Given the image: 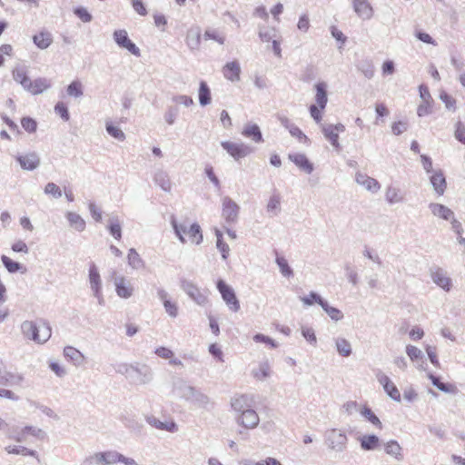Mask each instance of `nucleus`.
<instances>
[{"label": "nucleus", "mask_w": 465, "mask_h": 465, "mask_svg": "<svg viewBox=\"0 0 465 465\" xmlns=\"http://www.w3.org/2000/svg\"><path fill=\"white\" fill-rule=\"evenodd\" d=\"M114 286L119 297L126 299L133 295L134 288L126 278L122 276L115 278Z\"/></svg>", "instance_id": "2eb2a0df"}, {"label": "nucleus", "mask_w": 465, "mask_h": 465, "mask_svg": "<svg viewBox=\"0 0 465 465\" xmlns=\"http://www.w3.org/2000/svg\"><path fill=\"white\" fill-rule=\"evenodd\" d=\"M74 13L84 23H89L93 18L88 10L82 6L76 7Z\"/></svg>", "instance_id": "4d7b16f0"}, {"label": "nucleus", "mask_w": 465, "mask_h": 465, "mask_svg": "<svg viewBox=\"0 0 465 465\" xmlns=\"http://www.w3.org/2000/svg\"><path fill=\"white\" fill-rule=\"evenodd\" d=\"M45 193L46 194H50L54 198H59L62 196V191L58 185L54 183H48L45 187Z\"/></svg>", "instance_id": "680f3d73"}, {"label": "nucleus", "mask_w": 465, "mask_h": 465, "mask_svg": "<svg viewBox=\"0 0 465 465\" xmlns=\"http://www.w3.org/2000/svg\"><path fill=\"white\" fill-rule=\"evenodd\" d=\"M217 289L229 309L235 312H238L240 310V302L233 289L223 280L217 282Z\"/></svg>", "instance_id": "6e6552de"}, {"label": "nucleus", "mask_w": 465, "mask_h": 465, "mask_svg": "<svg viewBox=\"0 0 465 465\" xmlns=\"http://www.w3.org/2000/svg\"><path fill=\"white\" fill-rule=\"evenodd\" d=\"M51 83L48 79L39 77L36 79H30L25 90L34 95L40 94L50 88Z\"/></svg>", "instance_id": "ddd939ff"}, {"label": "nucleus", "mask_w": 465, "mask_h": 465, "mask_svg": "<svg viewBox=\"0 0 465 465\" xmlns=\"http://www.w3.org/2000/svg\"><path fill=\"white\" fill-rule=\"evenodd\" d=\"M440 99L442 101L448 110H457V100L447 92L441 91L440 94Z\"/></svg>", "instance_id": "a18cd8bd"}, {"label": "nucleus", "mask_w": 465, "mask_h": 465, "mask_svg": "<svg viewBox=\"0 0 465 465\" xmlns=\"http://www.w3.org/2000/svg\"><path fill=\"white\" fill-rule=\"evenodd\" d=\"M104 458L101 452H95L84 458L81 465H104Z\"/></svg>", "instance_id": "49530a36"}, {"label": "nucleus", "mask_w": 465, "mask_h": 465, "mask_svg": "<svg viewBox=\"0 0 465 465\" xmlns=\"http://www.w3.org/2000/svg\"><path fill=\"white\" fill-rule=\"evenodd\" d=\"M359 440L361 448L364 450H374L380 446V439L374 434L363 435Z\"/></svg>", "instance_id": "393cba45"}, {"label": "nucleus", "mask_w": 465, "mask_h": 465, "mask_svg": "<svg viewBox=\"0 0 465 465\" xmlns=\"http://www.w3.org/2000/svg\"><path fill=\"white\" fill-rule=\"evenodd\" d=\"M324 440L327 447L336 452H342L347 449L348 438L346 433L339 429H330L324 432Z\"/></svg>", "instance_id": "423d86ee"}, {"label": "nucleus", "mask_w": 465, "mask_h": 465, "mask_svg": "<svg viewBox=\"0 0 465 465\" xmlns=\"http://www.w3.org/2000/svg\"><path fill=\"white\" fill-rule=\"evenodd\" d=\"M23 432L25 434H32L37 439L43 440L45 437V432L39 428L34 426H25L23 429Z\"/></svg>", "instance_id": "052dcab7"}, {"label": "nucleus", "mask_w": 465, "mask_h": 465, "mask_svg": "<svg viewBox=\"0 0 465 465\" xmlns=\"http://www.w3.org/2000/svg\"><path fill=\"white\" fill-rule=\"evenodd\" d=\"M67 94L70 96L79 97L83 94L82 84L79 81L72 82L67 87Z\"/></svg>", "instance_id": "5fc2aeb1"}, {"label": "nucleus", "mask_w": 465, "mask_h": 465, "mask_svg": "<svg viewBox=\"0 0 465 465\" xmlns=\"http://www.w3.org/2000/svg\"><path fill=\"white\" fill-rule=\"evenodd\" d=\"M430 209L434 215L439 216L444 220H450L453 217V212L442 204H431Z\"/></svg>", "instance_id": "7c9ffc66"}, {"label": "nucleus", "mask_w": 465, "mask_h": 465, "mask_svg": "<svg viewBox=\"0 0 465 465\" xmlns=\"http://www.w3.org/2000/svg\"><path fill=\"white\" fill-rule=\"evenodd\" d=\"M66 217L70 223V225L76 231L82 232L84 230L85 222L79 214L70 212L67 213Z\"/></svg>", "instance_id": "c9c22d12"}, {"label": "nucleus", "mask_w": 465, "mask_h": 465, "mask_svg": "<svg viewBox=\"0 0 465 465\" xmlns=\"http://www.w3.org/2000/svg\"><path fill=\"white\" fill-rule=\"evenodd\" d=\"M433 282L445 291H450L451 281L447 277L440 269L436 270L431 274Z\"/></svg>", "instance_id": "c756f323"}, {"label": "nucleus", "mask_w": 465, "mask_h": 465, "mask_svg": "<svg viewBox=\"0 0 465 465\" xmlns=\"http://www.w3.org/2000/svg\"><path fill=\"white\" fill-rule=\"evenodd\" d=\"M23 331L32 340L39 343L45 342L52 334L50 326L44 321L25 322L23 324Z\"/></svg>", "instance_id": "39448f33"}, {"label": "nucleus", "mask_w": 465, "mask_h": 465, "mask_svg": "<svg viewBox=\"0 0 465 465\" xmlns=\"http://www.w3.org/2000/svg\"><path fill=\"white\" fill-rule=\"evenodd\" d=\"M17 162L25 170H34L39 165V158L35 153L17 156Z\"/></svg>", "instance_id": "4be33fe9"}, {"label": "nucleus", "mask_w": 465, "mask_h": 465, "mask_svg": "<svg viewBox=\"0 0 465 465\" xmlns=\"http://www.w3.org/2000/svg\"><path fill=\"white\" fill-rule=\"evenodd\" d=\"M64 355L75 365L82 364L84 361L83 353L73 346L64 347Z\"/></svg>", "instance_id": "cd10ccee"}, {"label": "nucleus", "mask_w": 465, "mask_h": 465, "mask_svg": "<svg viewBox=\"0 0 465 465\" xmlns=\"http://www.w3.org/2000/svg\"><path fill=\"white\" fill-rule=\"evenodd\" d=\"M21 125L28 133H35L37 127L36 122L30 117H24L21 120Z\"/></svg>", "instance_id": "bf43d9fd"}, {"label": "nucleus", "mask_w": 465, "mask_h": 465, "mask_svg": "<svg viewBox=\"0 0 465 465\" xmlns=\"http://www.w3.org/2000/svg\"><path fill=\"white\" fill-rule=\"evenodd\" d=\"M356 182L365 187L368 191L376 193L381 189V184L377 180L368 176L365 173H359L356 174Z\"/></svg>", "instance_id": "aec40b11"}, {"label": "nucleus", "mask_w": 465, "mask_h": 465, "mask_svg": "<svg viewBox=\"0 0 465 465\" xmlns=\"http://www.w3.org/2000/svg\"><path fill=\"white\" fill-rule=\"evenodd\" d=\"M89 282L91 289L94 291V295L101 296V278L95 265H91L89 269Z\"/></svg>", "instance_id": "5701e85b"}, {"label": "nucleus", "mask_w": 465, "mask_h": 465, "mask_svg": "<svg viewBox=\"0 0 465 465\" xmlns=\"http://www.w3.org/2000/svg\"><path fill=\"white\" fill-rule=\"evenodd\" d=\"M242 134L247 138H251L255 143H261L263 141L262 133L257 124H247L243 128Z\"/></svg>", "instance_id": "c85d7f7f"}, {"label": "nucleus", "mask_w": 465, "mask_h": 465, "mask_svg": "<svg viewBox=\"0 0 465 465\" xmlns=\"http://www.w3.org/2000/svg\"><path fill=\"white\" fill-rule=\"evenodd\" d=\"M432 384L443 392L457 394L459 390L454 383L445 382L443 380H431Z\"/></svg>", "instance_id": "72a5a7b5"}, {"label": "nucleus", "mask_w": 465, "mask_h": 465, "mask_svg": "<svg viewBox=\"0 0 465 465\" xmlns=\"http://www.w3.org/2000/svg\"><path fill=\"white\" fill-rule=\"evenodd\" d=\"M352 6L357 15L362 19H370L373 15V9L367 0H351Z\"/></svg>", "instance_id": "dca6fc26"}, {"label": "nucleus", "mask_w": 465, "mask_h": 465, "mask_svg": "<svg viewBox=\"0 0 465 465\" xmlns=\"http://www.w3.org/2000/svg\"><path fill=\"white\" fill-rule=\"evenodd\" d=\"M455 137L460 143H465V126L460 122L456 124Z\"/></svg>", "instance_id": "774afa93"}, {"label": "nucleus", "mask_w": 465, "mask_h": 465, "mask_svg": "<svg viewBox=\"0 0 465 465\" xmlns=\"http://www.w3.org/2000/svg\"><path fill=\"white\" fill-rule=\"evenodd\" d=\"M322 132L324 137L331 143V144L336 149L340 150L341 145L339 143V135L345 132V126L339 123L336 124H329L322 125Z\"/></svg>", "instance_id": "1a4fd4ad"}, {"label": "nucleus", "mask_w": 465, "mask_h": 465, "mask_svg": "<svg viewBox=\"0 0 465 465\" xmlns=\"http://www.w3.org/2000/svg\"><path fill=\"white\" fill-rule=\"evenodd\" d=\"M361 408H360L359 404L355 401H349L342 405L343 411L349 416L352 415L356 411L361 412Z\"/></svg>", "instance_id": "13d9d810"}, {"label": "nucleus", "mask_w": 465, "mask_h": 465, "mask_svg": "<svg viewBox=\"0 0 465 465\" xmlns=\"http://www.w3.org/2000/svg\"><path fill=\"white\" fill-rule=\"evenodd\" d=\"M216 237H217V243H216L217 248L221 252L223 258L226 259L228 257L229 252H230L229 246L227 243H225L223 241V234L220 231H216Z\"/></svg>", "instance_id": "603ef678"}, {"label": "nucleus", "mask_w": 465, "mask_h": 465, "mask_svg": "<svg viewBox=\"0 0 465 465\" xmlns=\"http://www.w3.org/2000/svg\"><path fill=\"white\" fill-rule=\"evenodd\" d=\"M54 111L59 114L64 121L69 120V113L66 104L64 102H59L54 106Z\"/></svg>", "instance_id": "69168bd1"}, {"label": "nucleus", "mask_w": 465, "mask_h": 465, "mask_svg": "<svg viewBox=\"0 0 465 465\" xmlns=\"http://www.w3.org/2000/svg\"><path fill=\"white\" fill-rule=\"evenodd\" d=\"M205 40H213L220 45H223L225 42V36L221 32L215 29H207L203 34Z\"/></svg>", "instance_id": "c03bdc74"}, {"label": "nucleus", "mask_w": 465, "mask_h": 465, "mask_svg": "<svg viewBox=\"0 0 465 465\" xmlns=\"http://www.w3.org/2000/svg\"><path fill=\"white\" fill-rule=\"evenodd\" d=\"M5 450L9 454H20L23 456H32L38 458L36 450H30L25 446H7L5 448Z\"/></svg>", "instance_id": "473e14b6"}, {"label": "nucleus", "mask_w": 465, "mask_h": 465, "mask_svg": "<svg viewBox=\"0 0 465 465\" xmlns=\"http://www.w3.org/2000/svg\"><path fill=\"white\" fill-rule=\"evenodd\" d=\"M385 196H386V200L390 203H399L402 200L400 191L397 188L392 187V186H389L387 188Z\"/></svg>", "instance_id": "de8ad7c7"}, {"label": "nucleus", "mask_w": 465, "mask_h": 465, "mask_svg": "<svg viewBox=\"0 0 465 465\" xmlns=\"http://www.w3.org/2000/svg\"><path fill=\"white\" fill-rule=\"evenodd\" d=\"M381 381H384L383 388L387 394L394 401H401V393L396 387V385L391 381V380H380Z\"/></svg>", "instance_id": "f704fd0d"}, {"label": "nucleus", "mask_w": 465, "mask_h": 465, "mask_svg": "<svg viewBox=\"0 0 465 465\" xmlns=\"http://www.w3.org/2000/svg\"><path fill=\"white\" fill-rule=\"evenodd\" d=\"M30 404L32 406H35V408L39 409L46 416L53 418L54 420L59 419V417L54 413V411L51 408L42 405L36 401H30Z\"/></svg>", "instance_id": "e2e57ef3"}, {"label": "nucleus", "mask_w": 465, "mask_h": 465, "mask_svg": "<svg viewBox=\"0 0 465 465\" xmlns=\"http://www.w3.org/2000/svg\"><path fill=\"white\" fill-rule=\"evenodd\" d=\"M173 392L176 396L184 399L200 408L211 410L214 407V403L211 399L194 387L181 384L174 387Z\"/></svg>", "instance_id": "f03ea898"}, {"label": "nucleus", "mask_w": 465, "mask_h": 465, "mask_svg": "<svg viewBox=\"0 0 465 465\" xmlns=\"http://www.w3.org/2000/svg\"><path fill=\"white\" fill-rule=\"evenodd\" d=\"M211 91L207 84L204 81L200 83L199 87V102L201 105L204 106L211 103Z\"/></svg>", "instance_id": "58836bf2"}, {"label": "nucleus", "mask_w": 465, "mask_h": 465, "mask_svg": "<svg viewBox=\"0 0 465 465\" xmlns=\"http://www.w3.org/2000/svg\"><path fill=\"white\" fill-rule=\"evenodd\" d=\"M276 262L283 276L290 277L291 275H292V271L289 266L287 260L284 257H277Z\"/></svg>", "instance_id": "864d4df0"}, {"label": "nucleus", "mask_w": 465, "mask_h": 465, "mask_svg": "<svg viewBox=\"0 0 465 465\" xmlns=\"http://www.w3.org/2000/svg\"><path fill=\"white\" fill-rule=\"evenodd\" d=\"M322 309L332 320L339 321L343 317L342 312L340 310L329 306L326 302L322 304Z\"/></svg>", "instance_id": "6e6d98bb"}, {"label": "nucleus", "mask_w": 465, "mask_h": 465, "mask_svg": "<svg viewBox=\"0 0 465 465\" xmlns=\"http://www.w3.org/2000/svg\"><path fill=\"white\" fill-rule=\"evenodd\" d=\"M106 131L112 137L119 141H124L125 139L124 132L118 126L114 125L112 123L106 124Z\"/></svg>", "instance_id": "3c124183"}, {"label": "nucleus", "mask_w": 465, "mask_h": 465, "mask_svg": "<svg viewBox=\"0 0 465 465\" xmlns=\"http://www.w3.org/2000/svg\"><path fill=\"white\" fill-rule=\"evenodd\" d=\"M12 77L17 84H21L24 89L30 80L27 70L21 65H16L12 69Z\"/></svg>", "instance_id": "b1692460"}, {"label": "nucleus", "mask_w": 465, "mask_h": 465, "mask_svg": "<svg viewBox=\"0 0 465 465\" xmlns=\"http://www.w3.org/2000/svg\"><path fill=\"white\" fill-rule=\"evenodd\" d=\"M434 100L421 101L417 108V114L420 117L427 116L433 112Z\"/></svg>", "instance_id": "37998d69"}, {"label": "nucleus", "mask_w": 465, "mask_h": 465, "mask_svg": "<svg viewBox=\"0 0 465 465\" xmlns=\"http://www.w3.org/2000/svg\"><path fill=\"white\" fill-rule=\"evenodd\" d=\"M11 249L15 252L28 253L29 252L27 244L22 240H18L14 242L11 246Z\"/></svg>", "instance_id": "338daca9"}, {"label": "nucleus", "mask_w": 465, "mask_h": 465, "mask_svg": "<svg viewBox=\"0 0 465 465\" xmlns=\"http://www.w3.org/2000/svg\"><path fill=\"white\" fill-rule=\"evenodd\" d=\"M183 287L185 292L198 304H203L207 302V296L193 283L185 282Z\"/></svg>", "instance_id": "6ab92c4d"}, {"label": "nucleus", "mask_w": 465, "mask_h": 465, "mask_svg": "<svg viewBox=\"0 0 465 465\" xmlns=\"http://www.w3.org/2000/svg\"><path fill=\"white\" fill-rule=\"evenodd\" d=\"M239 207L230 198H224L223 201V216L229 222H233L238 215Z\"/></svg>", "instance_id": "a211bd4d"}, {"label": "nucleus", "mask_w": 465, "mask_h": 465, "mask_svg": "<svg viewBox=\"0 0 465 465\" xmlns=\"http://www.w3.org/2000/svg\"><path fill=\"white\" fill-rule=\"evenodd\" d=\"M158 296L162 300L166 312L171 317H176L178 315V307L175 302L168 299L166 292L163 290H159Z\"/></svg>", "instance_id": "bb28decb"}, {"label": "nucleus", "mask_w": 465, "mask_h": 465, "mask_svg": "<svg viewBox=\"0 0 465 465\" xmlns=\"http://www.w3.org/2000/svg\"><path fill=\"white\" fill-rule=\"evenodd\" d=\"M430 182L437 195L441 196L445 193L448 184L443 171L437 170L432 172L431 175L430 176Z\"/></svg>", "instance_id": "f8f14e48"}, {"label": "nucleus", "mask_w": 465, "mask_h": 465, "mask_svg": "<svg viewBox=\"0 0 465 465\" xmlns=\"http://www.w3.org/2000/svg\"><path fill=\"white\" fill-rule=\"evenodd\" d=\"M145 420L148 424L157 430H166L172 433L178 430V425L173 420L163 422L153 415H146Z\"/></svg>", "instance_id": "4468645a"}, {"label": "nucleus", "mask_w": 465, "mask_h": 465, "mask_svg": "<svg viewBox=\"0 0 465 465\" xmlns=\"http://www.w3.org/2000/svg\"><path fill=\"white\" fill-rule=\"evenodd\" d=\"M1 261H2L3 264L5 265V267L6 268V270L11 273H14V272H16L19 271H22V272L25 271V269L23 267L22 264H20L17 262L13 261L10 257H8L6 255H2Z\"/></svg>", "instance_id": "ea45409f"}, {"label": "nucleus", "mask_w": 465, "mask_h": 465, "mask_svg": "<svg viewBox=\"0 0 465 465\" xmlns=\"http://www.w3.org/2000/svg\"><path fill=\"white\" fill-rule=\"evenodd\" d=\"M231 407L234 413V420L239 426L252 430L259 425L260 418L254 410L255 401L252 395H235L231 400Z\"/></svg>", "instance_id": "f257e3e1"}, {"label": "nucleus", "mask_w": 465, "mask_h": 465, "mask_svg": "<svg viewBox=\"0 0 465 465\" xmlns=\"http://www.w3.org/2000/svg\"><path fill=\"white\" fill-rule=\"evenodd\" d=\"M302 302L306 305H312L314 302L319 303L322 307L325 302L319 295L314 292H311L308 296L302 297Z\"/></svg>", "instance_id": "0e129e2a"}, {"label": "nucleus", "mask_w": 465, "mask_h": 465, "mask_svg": "<svg viewBox=\"0 0 465 465\" xmlns=\"http://www.w3.org/2000/svg\"><path fill=\"white\" fill-rule=\"evenodd\" d=\"M175 233L183 243L199 244L203 241V233L199 224L183 223L177 224L173 222Z\"/></svg>", "instance_id": "7ed1b4c3"}, {"label": "nucleus", "mask_w": 465, "mask_h": 465, "mask_svg": "<svg viewBox=\"0 0 465 465\" xmlns=\"http://www.w3.org/2000/svg\"><path fill=\"white\" fill-rule=\"evenodd\" d=\"M315 104L309 107L312 118L320 124L322 120V114L328 103L327 84L323 82L315 84Z\"/></svg>", "instance_id": "20e7f679"}, {"label": "nucleus", "mask_w": 465, "mask_h": 465, "mask_svg": "<svg viewBox=\"0 0 465 465\" xmlns=\"http://www.w3.org/2000/svg\"><path fill=\"white\" fill-rule=\"evenodd\" d=\"M361 414L368 421L373 424L375 427L381 429L382 423L380 419L375 415V413L371 411L368 406H363L361 409Z\"/></svg>", "instance_id": "e433bc0d"}, {"label": "nucleus", "mask_w": 465, "mask_h": 465, "mask_svg": "<svg viewBox=\"0 0 465 465\" xmlns=\"http://www.w3.org/2000/svg\"><path fill=\"white\" fill-rule=\"evenodd\" d=\"M186 43L192 48H197L201 43V32L198 28L190 29L187 32Z\"/></svg>", "instance_id": "4c0bfd02"}, {"label": "nucleus", "mask_w": 465, "mask_h": 465, "mask_svg": "<svg viewBox=\"0 0 465 465\" xmlns=\"http://www.w3.org/2000/svg\"><path fill=\"white\" fill-rule=\"evenodd\" d=\"M384 451L398 460H403L402 448L395 440H391L384 444Z\"/></svg>", "instance_id": "a878e982"}, {"label": "nucleus", "mask_w": 465, "mask_h": 465, "mask_svg": "<svg viewBox=\"0 0 465 465\" xmlns=\"http://www.w3.org/2000/svg\"><path fill=\"white\" fill-rule=\"evenodd\" d=\"M290 161H292L302 172L311 174L313 172V163L310 161L305 153H294L288 155Z\"/></svg>", "instance_id": "9b49d317"}, {"label": "nucleus", "mask_w": 465, "mask_h": 465, "mask_svg": "<svg viewBox=\"0 0 465 465\" xmlns=\"http://www.w3.org/2000/svg\"><path fill=\"white\" fill-rule=\"evenodd\" d=\"M114 38L119 46L127 49L131 54L136 56L140 55L139 48L129 39L125 30L121 29L114 31Z\"/></svg>", "instance_id": "9d476101"}, {"label": "nucleus", "mask_w": 465, "mask_h": 465, "mask_svg": "<svg viewBox=\"0 0 465 465\" xmlns=\"http://www.w3.org/2000/svg\"><path fill=\"white\" fill-rule=\"evenodd\" d=\"M223 76L231 82L239 81L241 76V67L239 63L237 61L227 63L223 67Z\"/></svg>", "instance_id": "f3484780"}, {"label": "nucleus", "mask_w": 465, "mask_h": 465, "mask_svg": "<svg viewBox=\"0 0 465 465\" xmlns=\"http://www.w3.org/2000/svg\"><path fill=\"white\" fill-rule=\"evenodd\" d=\"M286 127L289 130L291 135L295 137L300 143L310 144L311 140L298 126L292 124L286 125Z\"/></svg>", "instance_id": "a19ab883"}, {"label": "nucleus", "mask_w": 465, "mask_h": 465, "mask_svg": "<svg viewBox=\"0 0 465 465\" xmlns=\"http://www.w3.org/2000/svg\"><path fill=\"white\" fill-rule=\"evenodd\" d=\"M281 196L278 193L272 194L267 203V212L272 214H276L280 211Z\"/></svg>", "instance_id": "79ce46f5"}, {"label": "nucleus", "mask_w": 465, "mask_h": 465, "mask_svg": "<svg viewBox=\"0 0 465 465\" xmlns=\"http://www.w3.org/2000/svg\"><path fill=\"white\" fill-rule=\"evenodd\" d=\"M33 42L39 49H46L53 43V36L47 30H41L33 35Z\"/></svg>", "instance_id": "412c9836"}, {"label": "nucleus", "mask_w": 465, "mask_h": 465, "mask_svg": "<svg viewBox=\"0 0 465 465\" xmlns=\"http://www.w3.org/2000/svg\"><path fill=\"white\" fill-rule=\"evenodd\" d=\"M336 347L339 353L343 357L349 356L351 352V344L345 339H338L336 341Z\"/></svg>", "instance_id": "09e8293b"}, {"label": "nucleus", "mask_w": 465, "mask_h": 465, "mask_svg": "<svg viewBox=\"0 0 465 465\" xmlns=\"http://www.w3.org/2000/svg\"><path fill=\"white\" fill-rule=\"evenodd\" d=\"M155 354L162 359L169 360L170 363L172 365H181L182 364L180 360L174 358L173 351L172 350H170L169 348L159 347L155 350Z\"/></svg>", "instance_id": "2f4dec72"}, {"label": "nucleus", "mask_w": 465, "mask_h": 465, "mask_svg": "<svg viewBox=\"0 0 465 465\" xmlns=\"http://www.w3.org/2000/svg\"><path fill=\"white\" fill-rule=\"evenodd\" d=\"M104 458V465H111L119 462L120 453L116 450L102 451Z\"/></svg>", "instance_id": "8fccbe9b"}, {"label": "nucleus", "mask_w": 465, "mask_h": 465, "mask_svg": "<svg viewBox=\"0 0 465 465\" xmlns=\"http://www.w3.org/2000/svg\"><path fill=\"white\" fill-rule=\"evenodd\" d=\"M221 145L237 162L247 157L253 151L251 146L243 143L224 141Z\"/></svg>", "instance_id": "0eeeda50"}]
</instances>
